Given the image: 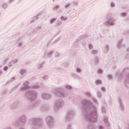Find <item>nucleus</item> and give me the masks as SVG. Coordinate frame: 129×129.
Returning a JSON list of instances; mask_svg holds the SVG:
<instances>
[{"label": "nucleus", "instance_id": "obj_36", "mask_svg": "<svg viewBox=\"0 0 129 129\" xmlns=\"http://www.w3.org/2000/svg\"><path fill=\"white\" fill-rule=\"evenodd\" d=\"M92 100L96 104L98 105V101L94 98H92Z\"/></svg>", "mask_w": 129, "mask_h": 129}, {"label": "nucleus", "instance_id": "obj_30", "mask_svg": "<svg viewBox=\"0 0 129 129\" xmlns=\"http://www.w3.org/2000/svg\"><path fill=\"white\" fill-rule=\"evenodd\" d=\"M26 73H27V71L26 70H21L20 71V74H21V75H24V74H26Z\"/></svg>", "mask_w": 129, "mask_h": 129}, {"label": "nucleus", "instance_id": "obj_54", "mask_svg": "<svg viewBox=\"0 0 129 129\" xmlns=\"http://www.w3.org/2000/svg\"><path fill=\"white\" fill-rule=\"evenodd\" d=\"M13 64H16V63H17L18 60L17 59H15L14 60H12L11 61Z\"/></svg>", "mask_w": 129, "mask_h": 129}, {"label": "nucleus", "instance_id": "obj_27", "mask_svg": "<svg viewBox=\"0 0 129 129\" xmlns=\"http://www.w3.org/2000/svg\"><path fill=\"white\" fill-rule=\"evenodd\" d=\"M104 121L105 122V123H106V125H107L108 126H109V123H108V118L107 117H105L104 118Z\"/></svg>", "mask_w": 129, "mask_h": 129}, {"label": "nucleus", "instance_id": "obj_15", "mask_svg": "<svg viewBox=\"0 0 129 129\" xmlns=\"http://www.w3.org/2000/svg\"><path fill=\"white\" fill-rule=\"evenodd\" d=\"M128 80H129V74H127L126 75L125 77V81H124V83L126 87H127V88H129V82H128Z\"/></svg>", "mask_w": 129, "mask_h": 129}, {"label": "nucleus", "instance_id": "obj_3", "mask_svg": "<svg viewBox=\"0 0 129 129\" xmlns=\"http://www.w3.org/2000/svg\"><path fill=\"white\" fill-rule=\"evenodd\" d=\"M38 96H39V93L35 90H28L25 94V98L31 101L36 100L38 98Z\"/></svg>", "mask_w": 129, "mask_h": 129}, {"label": "nucleus", "instance_id": "obj_17", "mask_svg": "<svg viewBox=\"0 0 129 129\" xmlns=\"http://www.w3.org/2000/svg\"><path fill=\"white\" fill-rule=\"evenodd\" d=\"M36 105H37V103H31L27 107L28 110H31V109H34L35 107H36Z\"/></svg>", "mask_w": 129, "mask_h": 129}, {"label": "nucleus", "instance_id": "obj_29", "mask_svg": "<svg viewBox=\"0 0 129 129\" xmlns=\"http://www.w3.org/2000/svg\"><path fill=\"white\" fill-rule=\"evenodd\" d=\"M63 67H64V68H68L69 67V63L68 62H63L62 63Z\"/></svg>", "mask_w": 129, "mask_h": 129}, {"label": "nucleus", "instance_id": "obj_37", "mask_svg": "<svg viewBox=\"0 0 129 129\" xmlns=\"http://www.w3.org/2000/svg\"><path fill=\"white\" fill-rule=\"evenodd\" d=\"M102 94L101 93H100V92H98L97 93V96L98 97V98H101V96H102Z\"/></svg>", "mask_w": 129, "mask_h": 129}, {"label": "nucleus", "instance_id": "obj_12", "mask_svg": "<svg viewBox=\"0 0 129 129\" xmlns=\"http://www.w3.org/2000/svg\"><path fill=\"white\" fill-rule=\"evenodd\" d=\"M20 104H21V102L19 101H15L10 105V108L11 109H16V108H18Z\"/></svg>", "mask_w": 129, "mask_h": 129}, {"label": "nucleus", "instance_id": "obj_47", "mask_svg": "<svg viewBox=\"0 0 129 129\" xmlns=\"http://www.w3.org/2000/svg\"><path fill=\"white\" fill-rule=\"evenodd\" d=\"M67 129H72V124H69L68 125Z\"/></svg>", "mask_w": 129, "mask_h": 129}, {"label": "nucleus", "instance_id": "obj_20", "mask_svg": "<svg viewBox=\"0 0 129 129\" xmlns=\"http://www.w3.org/2000/svg\"><path fill=\"white\" fill-rule=\"evenodd\" d=\"M39 88H40V86L39 85H34L30 87V89H39Z\"/></svg>", "mask_w": 129, "mask_h": 129}, {"label": "nucleus", "instance_id": "obj_48", "mask_svg": "<svg viewBox=\"0 0 129 129\" xmlns=\"http://www.w3.org/2000/svg\"><path fill=\"white\" fill-rule=\"evenodd\" d=\"M70 6H71V4H70V3L67 4L64 6V8H65V9H68V8H69V7H70Z\"/></svg>", "mask_w": 129, "mask_h": 129}, {"label": "nucleus", "instance_id": "obj_39", "mask_svg": "<svg viewBox=\"0 0 129 129\" xmlns=\"http://www.w3.org/2000/svg\"><path fill=\"white\" fill-rule=\"evenodd\" d=\"M61 56V54L59 53L58 52H56L55 53V58H59V57Z\"/></svg>", "mask_w": 129, "mask_h": 129}, {"label": "nucleus", "instance_id": "obj_41", "mask_svg": "<svg viewBox=\"0 0 129 129\" xmlns=\"http://www.w3.org/2000/svg\"><path fill=\"white\" fill-rule=\"evenodd\" d=\"M28 88L24 86L21 88V91H26Z\"/></svg>", "mask_w": 129, "mask_h": 129}, {"label": "nucleus", "instance_id": "obj_56", "mask_svg": "<svg viewBox=\"0 0 129 129\" xmlns=\"http://www.w3.org/2000/svg\"><path fill=\"white\" fill-rule=\"evenodd\" d=\"M7 7H8V5L7 4H4L3 6V9H6L7 8Z\"/></svg>", "mask_w": 129, "mask_h": 129}, {"label": "nucleus", "instance_id": "obj_44", "mask_svg": "<svg viewBox=\"0 0 129 129\" xmlns=\"http://www.w3.org/2000/svg\"><path fill=\"white\" fill-rule=\"evenodd\" d=\"M102 111L103 113H106V109L104 107H102Z\"/></svg>", "mask_w": 129, "mask_h": 129}, {"label": "nucleus", "instance_id": "obj_51", "mask_svg": "<svg viewBox=\"0 0 129 129\" xmlns=\"http://www.w3.org/2000/svg\"><path fill=\"white\" fill-rule=\"evenodd\" d=\"M102 91H103V92H105V91H106V89H105V87H102L101 88Z\"/></svg>", "mask_w": 129, "mask_h": 129}, {"label": "nucleus", "instance_id": "obj_11", "mask_svg": "<svg viewBox=\"0 0 129 129\" xmlns=\"http://www.w3.org/2000/svg\"><path fill=\"white\" fill-rule=\"evenodd\" d=\"M19 121L23 125H25L27 123V116L25 114L21 115L20 117Z\"/></svg>", "mask_w": 129, "mask_h": 129}, {"label": "nucleus", "instance_id": "obj_7", "mask_svg": "<svg viewBox=\"0 0 129 129\" xmlns=\"http://www.w3.org/2000/svg\"><path fill=\"white\" fill-rule=\"evenodd\" d=\"M74 114H75V112L73 109H70L67 112V114L64 118V120L66 122L68 121H71V120H73V118H74Z\"/></svg>", "mask_w": 129, "mask_h": 129}, {"label": "nucleus", "instance_id": "obj_60", "mask_svg": "<svg viewBox=\"0 0 129 129\" xmlns=\"http://www.w3.org/2000/svg\"><path fill=\"white\" fill-rule=\"evenodd\" d=\"M22 46H23V43H19L18 44V47H22Z\"/></svg>", "mask_w": 129, "mask_h": 129}, {"label": "nucleus", "instance_id": "obj_43", "mask_svg": "<svg viewBox=\"0 0 129 129\" xmlns=\"http://www.w3.org/2000/svg\"><path fill=\"white\" fill-rule=\"evenodd\" d=\"M89 50H93V45L91 44L88 45Z\"/></svg>", "mask_w": 129, "mask_h": 129}, {"label": "nucleus", "instance_id": "obj_2", "mask_svg": "<svg viewBox=\"0 0 129 129\" xmlns=\"http://www.w3.org/2000/svg\"><path fill=\"white\" fill-rule=\"evenodd\" d=\"M52 94H54L56 97H62L66 98L69 95V93L63 87H59L58 88L54 89L52 90Z\"/></svg>", "mask_w": 129, "mask_h": 129}, {"label": "nucleus", "instance_id": "obj_19", "mask_svg": "<svg viewBox=\"0 0 129 129\" xmlns=\"http://www.w3.org/2000/svg\"><path fill=\"white\" fill-rule=\"evenodd\" d=\"M94 62L95 64H99V57H98V56L95 57Z\"/></svg>", "mask_w": 129, "mask_h": 129}, {"label": "nucleus", "instance_id": "obj_14", "mask_svg": "<svg viewBox=\"0 0 129 129\" xmlns=\"http://www.w3.org/2000/svg\"><path fill=\"white\" fill-rule=\"evenodd\" d=\"M118 103L119 104L120 110H121V111H124V104H123L122 100H121L120 98L118 99Z\"/></svg>", "mask_w": 129, "mask_h": 129}, {"label": "nucleus", "instance_id": "obj_32", "mask_svg": "<svg viewBox=\"0 0 129 129\" xmlns=\"http://www.w3.org/2000/svg\"><path fill=\"white\" fill-rule=\"evenodd\" d=\"M56 20H57V18H52L50 20L49 23L52 25V24H53L56 21Z\"/></svg>", "mask_w": 129, "mask_h": 129}, {"label": "nucleus", "instance_id": "obj_9", "mask_svg": "<svg viewBox=\"0 0 129 129\" xmlns=\"http://www.w3.org/2000/svg\"><path fill=\"white\" fill-rule=\"evenodd\" d=\"M115 21L113 18L110 17L104 23V25L105 26H114Z\"/></svg>", "mask_w": 129, "mask_h": 129}, {"label": "nucleus", "instance_id": "obj_8", "mask_svg": "<svg viewBox=\"0 0 129 129\" xmlns=\"http://www.w3.org/2000/svg\"><path fill=\"white\" fill-rule=\"evenodd\" d=\"M53 96L51 94L48 93H42L40 95V98L43 100H50L52 99Z\"/></svg>", "mask_w": 129, "mask_h": 129}, {"label": "nucleus", "instance_id": "obj_52", "mask_svg": "<svg viewBox=\"0 0 129 129\" xmlns=\"http://www.w3.org/2000/svg\"><path fill=\"white\" fill-rule=\"evenodd\" d=\"M126 16V13H123L121 14V16L122 17V18H124Z\"/></svg>", "mask_w": 129, "mask_h": 129}, {"label": "nucleus", "instance_id": "obj_5", "mask_svg": "<svg viewBox=\"0 0 129 129\" xmlns=\"http://www.w3.org/2000/svg\"><path fill=\"white\" fill-rule=\"evenodd\" d=\"M65 105V102L62 99H58L55 100L53 105V110L55 112H58L60 108Z\"/></svg>", "mask_w": 129, "mask_h": 129}, {"label": "nucleus", "instance_id": "obj_10", "mask_svg": "<svg viewBox=\"0 0 129 129\" xmlns=\"http://www.w3.org/2000/svg\"><path fill=\"white\" fill-rule=\"evenodd\" d=\"M40 109L41 111H48L50 110V105L48 103L42 104Z\"/></svg>", "mask_w": 129, "mask_h": 129}, {"label": "nucleus", "instance_id": "obj_57", "mask_svg": "<svg viewBox=\"0 0 129 129\" xmlns=\"http://www.w3.org/2000/svg\"><path fill=\"white\" fill-rule=\"evenodd\" d=\"M8 69H9V67H5L4 68V71H7V70H8Z\"/></svg>", "mask_w": 129, "mask_h": 129}, {"label": "nucleus", "instance_id": "obj_21", "mask_svg": "<svg viewBox=\"0 0 129 129\" xmlns=\"http://www.w3.org/2000/svg\"><path fill=\"white\" fill-rule=\"evenodd\" d=\"M53 53H54V51H49V52L46 54L47 57H48V58H51V57L52 56V55H53Z\"/></svg>", "mask_w": 129, "mask_h": 129}, {"label": "nucleus", "instance_id": "obj_40", "mask_svg": "<svg viewBox=\"0 0 129 129\" xmlns=\"http://www.w3.org/2000/svg\"><path fill=\"white\" fill-rule=\"evenodd\" d=\"M107 77L108 80H112V79L113 78L112 75H108L107 76Z\"/></svg>", "mask_w": 129, "mask_h": 129}, {"label": "nucleus", "instance_id": "obj_13", "mask_svg": "<svg viewBox=\"0 0 129 129\" xmlns=\"http://www.w3.org/2000/svg\"><path fill=\"white\" fill-rule=\"evenodd\" d=\"M126 70H128V68L124 69L122 72V73H120V74H119V71H116L115 76L116 77H117L118 80H119V79L121 78V77H122V75H123L122 73H123L124 72H125Z\"/></svg>", "mask_w": 129, "mask_h": 129}, {"label": "nucleus", "instance_id": "obj_6", "mask_svg": "<svg viewBox=\"0 0 129 129\" xmlns=\"http://www.w3.org/2000/svg\"><path fill=\"white\" fill-rule=\"evenodd\" d=\"M45 123L50 129L53 128L55 126V120L51 116H47L45 118Z\"/></svg>", "mask_w": 129, "mask_h": 129}, {"label": "nucleus", "instance_id": "obj_1", "mask_svg": "<svg viewBox=\"0 0 129 129\" xmlns=\"http://www.w3.org/2000/svg\"><path fill=\"white\" fill-rule=\"evenodd\" d=\"M82 104L83 114L86 120L92 123H97L98 121L97 108L93 105V103L88 99H85L82 101Z\"/></svg>", "mask_w": 129, "mask_h": 129}, {"label": "nucleus", "instance_id": "obj_18", "mask_svg": "<svg viewBox=\"0 0 129 129\" xmlns=\"http://www.w3.org/2000/svg\"><path fill=\"white\" fill-rule=\"evenodd\" d=\"M64 88L67 90H72L73 87H72V86L67 84L64 85Z\"/></svg>", "mask_w": 129, "mask_h": 129}, {"label": "nucleus", "instance_id": "obj_55", "mask_svg": "<svg viewBox=\"0 0 129 129\" xmlns=\"http://www.w3.org/2000/svg\"><path fill=\"white\" fill-rule=\"evenodd\" d=\"M43 79H44V80H47L48 79V76H44L43 77Z\"/></svg>", "mask_w": 129, "mask_h": 129}, {"label": "nucleus", "instance_id": "obj_46", "mask_svg": "<svg viewBox=\"0 0 129 129\" xmlns=\"http://www.w3.org/2000/svg\"><path fill=\"white\" fill-rule=\"evenodd\" d=\"M111 8H115V4L114 2H111L110 4Z\"/></svg>", "mask_w": 129, "mask_h": 129}, {"label": "nucleus", "instance_id": "obj_63", "mask_svg": "<svg viewBox=\"0 0 129 129\" xmlns=\"http://www.w3.org/2000/svg\"><path fill=\"white\" fill-rule=\"evenodd\" d=\"M99 129H103V126H100L99 127Z\"/></svg>", "mask_w": 129, "mask_h": 129}, {"label": "nucleus", "instance_id": "obj_33", "mask_svg": "<svg viewBox=\"0 0 129 129\" xmlns=\"http://www.w3.org/2000/svg\"><path fill=\"white\" fill-rule=\"evenodd\" d=\"M68 20V18L64 17V16L60 17V21L64 22L65 21H67Z\"/></svg>", "mask_w": 129, "mask_h": 129}, {"label": "nucleus", "instance_id": "obj_16", "mask_svg": "<svg viewBox=\"0 0 129 129\" xmlns=\"http://www.w3.org/2000/svg\"><path fill=\"white\" fill-rule=\"evenodd\" d=\"M121 44H122V39L120 40L117 44V47L118 49H121L122 47H125V45L124 44L121 45Z\"/></svg>", "mask_w": 129, "mask_h": 129}, {"label": "nucleus", "instance_id": "obj_22", "mask_svg": "<svg viewBox=\"0 0 129 129\" xmlns=\"http://www.w3.org/2000/svg\"><path fill=\"white\" fill-rule=\"evenodd\" d=\"M44 64H45V62L44 61H43L41 63L39 64L37 66V69H39V70H40V69H42V68H43V65H44Z\"/></svg>", "mask_w": 129, "mask_h": 129}, {"label": "nucleus", "instance_id": "obj_64", "mask_svg": "<svg viewBox=\"0 0 129 129\" xmlns=\"http://www.w3.org/2000/svg\"><path fill=\"white\" fill-rule=\"evenodd\" d=\"M38 16H36L34 18V19L35 20H38Z\"/></svg>", "mask_w": 129, "mask_h": 129}, {"label": "nucleus", "instance_id": "obj_26", "mask_svg": "<svg viewBox=\"0 0 129 129\" xmlns=\"http://www.w3.org/2000/svg\"><path fill=\"white\" fill-rule=\"evenodd\" d=\"M29 81H26L24 84H23V86L25 87H26L27 88H29L30 89V86H29Z\"/></svg>", "mask_w": 129, "mask_h": 129}, {"label": "nucleus", "instance_id": "obj_50", "mask_svg": "<svg viewBox=\"0 0 129 129\" xmlns=\"http://www.w3.org/2000/svg\"><path fill=\"white\" fill-rule=\"evenodd\" d=\"M8 61H9V58H7L3 61V64L5 65V64H7L8 63Z\"/></svg>", "mask_w": 129, "mask_h": 129}, {"label": "nucleus", "instance_id": "obj_23", "mask_svg": "<svg viewBox=\"0 0 129 129\" xmlns=\"http://www.w3.org/2000/svg\"><path fill=\"white\" fill-rule=\"evenodd\" d=\"M86 129H96V127H93V126L91 124H89L86 126Z\"/></svg>", "mask_w": 129, "mask_h": 129}, {"label": "nucleus", "instance_id": "obj_31", "mask_svg": "<svg viewBox=\"0 0 129 129\" xmlns=\"http://www.w3.org/2000/svg\"><path fill=\"white\" fill-rule=\"evenodd\" d=\"M76 72H77V73L80 74V73L82 72V70L79 68H77L76 69Z\"/></svg>", "mask_w": 129, "mask_h": 129}, {"label": "nucleus", "instance_id": "obj_28", "mask_svg": "<svg viewBox=\"0 0 129 129\" xmlns=\"http://www.w3.org/2000/svg\"><path fill=\"white\" fill-rule=\"evenodd\" d=\"M13 125L19 126V125H20V122L18 121H15L13 123Z\"/></svg>", "mask_w": 129, "mask_h": 129}, {"label": "nucleus", "instance_id": "obj_49", "mask_svg": "<svg viewBox=\"0 0 129 129\" xmlns=\"http://www.w3.org/2000/svg\"><path fill=\"white\" fill-rule=\"evenodd\" d=\"M7 92H8V91L7 90H5L2 92V95H5V94H7Z\"/></svg>", "mask_w": 129, "mask_h": 129}, {"label": "nucleus", "instance_id": "obj_4", "mask_svg": "<svg viewBox=\"0 0 129 129\" xmlns=\"http://www.w3.org/2000/svg\"><path fill=\"white\" fill-rule=\"evenodd\" d=\"M28 123L31 125L40 127L44 125V121L40 118L33 117L29 119Z\"/></svg>", "mask_w": 129, "mask_h": 129}, {"label": "nucleus", "instance_id": "obj_61", "mask_svg": "<svg viewBox=\"0 0 129 129\" xmlns=\"http://www.w3.org/2000/svg\"><path fill=\"white\" fill-rule=\"evenodd\" d=\"M55 9H60V6L59 5L56 6Z\"/></svg>", "mask_w": 129, "mask_h": 129}, {"label": "nucleus", "instance_id": "obj_24", "mask_svg": "<svg viewBox=\"0 0 129 129\" xmlns=\"http://www.w3.org/2000/svg\"><path fill=\"white\" fill-rule=\"evenodd\" d=\"M91 54L92 55H97V54H98V50L97 49H94L91 51Z\"/></svg>", "mask_w": 129, "mask_h": 129}, {"label": "nucleus", "instance_id": "obj_53", "mask_svg": "<svg viewBox=\"0 0 129 129\" xmlns=\"http://www.w3.org/2000/svg\"><path fill=\"white\" fill-rule=\"evenodd\" d=\"M15 80H16V77H13L11 78V79L10 80V82H12L13 81H15Z\"/></svg>", "mask_w": 129, "mask_h": 129}, {"label": "nucleus", "instance_id": "obj_45", "mask_svg": "<svg viewBox=\"0 0 129 129\" xmlns=\"http://www.w3.org/2000/svg\"><path fill=\"white\" fill-rule=\"evenodd\" d=\"M105 49L107 52H108V51H109V45L106 44L105 45Z\"/></svg>", "mask_w": 129, "mask_h": 129}, {"label": "nucleus", "instance_id": "obj_25", "mask_svg": "<svg viewBox=\"0 0 129 129\" xmlns=\"http://www.w3.org/2000/svg\"><path fill=\"white\" fill-rule=\"evenodd\" d=\"M21 85L20 83H18L15 87H14L11 90V92H14V91H15V90H17V88H18V87H19V86Z\"/></svg>", "mask_w": 129, "mask_h": 129}, {"label": "nucleus", "instance_id": "obj_38", "mask_svg": "<svg viewBox=\"0 0 129 129\" xmlns=\"http://www.w3.org/2000/svg\"><path fill=\"white\" fill-rule=\"evenodd\" d=\"M98 74H102L103 73V71L101 69L98 70L97 71Z\"/></svg>", "mask_w": 129, "mask_h": 129}, {"label": "nucleus", "instance_id": "obj_35", "mask_svg": "<svg viewBox=\"0 0 129 129\" xmlns=\"http://www.w3.org/2000/svg\"><path fill=\"white\" fill-rule=\"evenodd\" d=\"M95 83L96 85H100V84L102 83V82L101 81V80H97L96 81Z\"/></svg>", "mask_w": 129, "mask_h": 129}, {"label": "nucleus", "instance_id": "obj_42", "mask_svg": "<svg viewBox=\"0 0 129 129\" xmlns=\"http://www.w3.org/2000/svg\"><path fill=\"white\" fill-rule=\"evenodd\" d=\"M61 25H62V22H61L60 21H58L56 23V26H57L58 27H60Z\"/></svg>", "mask_w": 129, "mask_h": 129}, {"label": "nucleus", "instance_id": "obj_58", "mask_svg": "<svg viewBox=\"0 0 129 129\" xmlns=\"http://www.w3.org/2000/svg\"><path fill=\"white\" fill-rule=\"evenodd\" d=\"M36 29L37 30H41V29H42V26H38Z\"/></svg>", "mask_w": 129, "mask_h": 129}, {"label": "nucleus", "instance_id": "obj_62", "mask_svg": "<svg viewBox=\"0 0 129 129\" xmlns=\"http://www.w3.org/2000/svg\"><path fill=\"white\" fill-rule=\"evenodd\" d=\"M60 39H61L60 37H58L57 39H56V41H59V40H60Z\"/></svg>", "mask_w": 129, "mask_h": 129}, {"label": "nucleus", "instance_id": "obj_34", "mask_svg": "<svg viewBox=\"0 0 129 129\" xmlns=\"http://www.w3.org/2000/svg\"><path fill=\"white\" fill-rule=\"evenodd\" d=\"M84 95L87 97H91V94L89 92H87L85 93Z\"/></svg>", "mask_w": 129, "mask_h": 129}, {"label": "nucleus", "instance_id": "obj_59", "mask_svg": "<svg viewBox=\"0 0 129 129\" xmlns=\"http://www.w3.org/2000/svg\"><path fill=\"white\" fill-rule=\"evenodd\" d=\"M12 61L10 62L9 63L8 66H9V67H12Z\"/></svg>", "mask_w": 129, "mask_h": 129}]
</instances>
